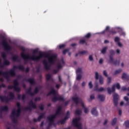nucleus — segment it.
<instances>
[{"label": "nucleus", "instance_id": "1", "mask_svg": "<svg viewBox=\"0 0 129 129\" xmlns=\"http://www.w3.org/2000/svg\"><path fill=\"white\" fill-rule=\"evenodd\" d=\"M43 57L44 58H47L48 60L49 63H48V61L46 59H44L42 61L44 69L47 71L50 70L51 65L55 64L56 69L52 70V74H57V73L59 72V70L62 69V67L65 65L64 59H61V60H57V54H53L51 56L49 55V54H44Z\"/></svg>", "mask_w": 129, "mask_h": 129}, {"label": "nucleus", "instance_id": "2", "mask_svg": "<svg viewBox=\"0 0 129 129\" xmlns=\"http://www.w3.org/2000/svg\"><path fill=\"white\" fill-rule=\"evenodd\" d=\"M16 69H19V70H21V71H26L27 73L30 71V68H27L25 70V68H24V66L22 65H19L18 66H14L13 67V68L11 70H10L9 72H3V71H0V76H3L5 78H6L7 81L9 82L10 81V74L11 76H12V77H14L16 76ZM4 79V78H0V81L1 82H3Z\"/></svg>", "mask_w": 129, "mask_h": 129}, {"label": "nucleus", "instance_id": "3", "mask_svg": "<svg viewBox=\"0 0 129 129\" xmlns=\"http://www.w3.org/2000/svg\"><path fill=\"white\" fill-rule=\"evenodd\" d=\"M17 106L18 107V109H13L12 114L10 115V117L12 118V121L14 123L13 125L14 129H19V128H18V120L16 117H19V116H20L21 111V103L19 102L17 103ZM15 116H16V117H15Z\"/></svg>", "mask_w": 129, "mask_h": 129}, {"label": "nucleus", "instance_id": "4", "mask_svg": "<svg viewBox=\"0 0 129 129\" xmlns=\"http://www.w3.org/2000/svg\"><path fill=\"white\" fill-rule=\"evenodd\" d=\"M61 109L62 107L61 106H59L57 108V109L55 114L50 115L47 116V118L48 121V126L47 127V129L50 128V126H51V125L56 126V124L54 123L55 119L56 118V117H57V116H61V115H63L64 114V113H62V112L61 111Z\"/></svg>", "mask_w": 129, "mask_h": 129}, {"label": "nucleus", "instance_id": "5", "mask_svg": "<svg viewBox=\"0 0 129 129\" xmlns=\"http://www.w3.org/2000/svg\"><path fill=\"white\" fill-rule=\"evenodd\" d=\"M48 88H49L50 92L47 94V96H49V95H51V94L52 95V101L53 102H56V101H64L65 100L64 97L59 95V93L55 90L53 86H48Z\"/></svg>", "mask_w": 129, "mask_h": 129}, {"label": "nucleus", "instance_id": "6", "mask_svg": "<svg viewBox=\"0 0 129 129\" xmlns=\"http://www.w3.org/2000/svg\"><path fill=\"white\" fill-rule=\"evenodd\" d=\"M22 58L24 60L25 63H28V60H32V61H40V59L44 58V53H39V56L32 55L31 56L29 54H25L24 53L21 54Z\"/></svg>", "mask_w": 129, "mask_h": 129}, {"label": "nucleus", "instance_id": "7", "mask_svg": "<svg viewBox=\"0 0 129 129\" xmlns=\"http://www.w3.org/2000/svg\"><path fill=\"white\" fill-rule=\"evenodd\" d=\"M72 99L73 101L76 103V105H78V104H81L83 108L84 109L85 113H88L89 112V109L85 107L83 101H82V100H81L79 97H73Z\"/></svg>", "mask_w": 129, "mask_h": 129}, {"label": "nucleus", "instance_id": "8", "mask_svg": "<svg viewBox=\"0 0 129 129\" xmlns=\"http://www.w3.org/2000/svg\"><path fill=\"white\" fill-rule=\"evenodd\" d=\"M9 96H10V98H9V97L7 96H0V99L2 101V102H6V103H8V102H10V101H13L14 99H15V94L13 92H9Z\"/></svg>", "mask_w": 129, "mask_h": 129}, {"label": "nucleus", "instance_id": "9", "mask_svg": "<svg viewBox=\"0 0 129 129\" xmlns=\"http://www.w3.org/2000/svg\"><path fill=\"white\" fill-rule=\"evenodd\" d=\"M14 85H10L8 87V89H14L16 92H20L21 91V88L19 87V82L18 80H15L13 81Z\"/></svg>", "mask_w": 129, "mask_h": 129}, {"label": "nucleus", "instance_id": "10", "mask_svg": "<svg viewBox=\"0 0 129 129\" xmlns=\"http://www.w3.org/2000/svg\"><path fill=\"white\" fill-rule=\"evenodd\" d=\"M2 56L4 59V62L2 63V60L0 58V68H4L5 65H10V61L7 60V54L5 52L2 53Z\"/></svg>", "mask_w": 129, "mask_h": 129}, {"label": "nucleus", "instance_id": "11", "mask_svg": "<svg viewBox=\"0 0 129 129\" xmlns=\"http://www.w3.org/2000/svg\"><path fill=\"white\" fill-rule=\"evenodd\" d=\"M2 45L4 46L5 51L7 52V53H10V51H12V48L11 45L8 44V41H7V40H4L2 41Z\"/></svg>", "mask_w": 129, "mask_h": 129}, {"label": "nucleus", "instance_id": "12", "mask_svg": "<svg viewBox=\"0 0 129 129\" xmlns=\"http://www.w3.org/2000/svg\"><path fill=\"white\" fill-rule=\"evenodd\" d=\"M39 92V88L36 87L34 91V92H32V87H30L28 90L26 91V93L30 96H34Z\"/></svg>", "mask_w": 129, "mask_h": 129}, {"label": "nucleus", "instance_id": "13", "mask_svg": "<svg viewBox=\"0 0 129 129\" xmlns=\"http://www.w3.org/2000/svg\"><path fill=\"white\" fill-rule=\"evenodd\" d=\"M115 87L117 88V89H120V85L117 83L112 86V88H110V87L107 88L108 93L109 94H111V92H114V91H115Z\"/></svg>", "mask_w": 129, "mask_h": 129}, {"label": "nucleus", "instance_id": "14", "mask_svg": "<svg viewBox=\"0 0 129 129\" xmlns=\"http://www.w3.org/2000/svg\"><path fill=\"white\" fill-rule=\"evenodd\" d=\"M29 107H26L25 108V110H29V111H31L32 108H36V107H37V105H36V104L33 102V100H31L29 102Z\"/></svg>", "mask_w": 129, "mask_h": 129}, {"label": "nucleus", "instance_id": "15", "mask_svg": "<svg viewBox=\"0 0 129 129\" xmlns=\"http://www.w3.org/2000/svg\"><path fill=\"white\" fill-rule=\"evenodd\" d=\"M70 117V112L69 111H68L66 114V116H65L64 118L58 121V123H61V124H63V123H65V121L68 119Z\"/></svg>", "mask_w": 129, "mask_h": 129}, {"label": "nucleus", "instance_id": "16", "mask_svg": "<svg viewBox=\"0 0 129 129\" xmlns=\"http://www.w3.org/2000/svg\"><path fill=\"white\" fill-rule=\"evenodd\" d=\"M81 73H82V69H81V68H78L76 70L77 80H80V79H81L82 77Z\"/></svg>", "mask_w": 129, "mask_h": 129}, {"label": "nucleus", "instance_id": "17", "mask_svg": "<svg viewBox=\"0 0 129 129\" xmlns=\"http://www.w3.org/2000/svg\"><path fill=\"white\" fill-rule=\"evenodd\" d=\"M108 63L114 64V65H119V60H114L113 57L110 55L108 60Z\"/></svg>", "mask_w": 129, "mask_h": 129}, {"label": "nucleus", "instance_id": "18", "mask_svg": "<svg viewBox=\"0 0 129 129\" xmlns=\"http://www.w3.org/2000/svg\"><path fill=\"white\" fill-rule=\"evenodd\" d=\"M95 79L96 80L99 79V83L100 84H103V77L101 76H99L98 72L95 73Z\"/></svg>", "mask_w": 129, "mask_h": 129}, {"label": "nucleus", "instance_id": "19", "mask_svg": "<svg viewBox=\"0 0 129 129\" xmlns=\"http://www.w3.org/2000/svg\"><path fill=\"white\" fill-rule=\"evenodd\" d=\"M118 95L117 94L115 93L113 95V101L114 104L115 106H117V104L118 103Z\"/></svg>", "mask_w": 129, "mask_h": 129}, {"label": "nucleus", "instance_id": "20", "mask_svg": "<svg viewBox=\"0 0 129 129\" xmlns=\"http://www.w3.org/2000/svg\"><path fill=\"white\" fill-rule=\"evenodd\" d=\"M8 109L9 107H8V106H1L0 107V118L3 117V115L2 114L3 111H8Z\"/></svg>", "mask_w": 129, "mask_h": 129}, {"label": "nucleus", "instance_id": "21", "mask_svg": "<svg viewBox=\"0 0 129 129\" xmlns=\"http://www.w3.org/2000/svg\"><path fill=\"white\" fill-rule=\"evenodd\" d=\"M52 74H50V73H48L46 75V79L47 80V81H50L51 84L54 83V80L53 79V78L52 77Z\"/></svg>", "mask_w": 129, "mask_h": 129}, {"label": "nucleus", "instance_id": "22", "mask_svg": "<svg viewBox=\"0 0 129 129\" xmlns=\"http://www.w3.org/2000/svg\"><path fill=\"white\" fill-rule=\"evenodd\" d=\"M42 118H45V113H41L37 119L34 118L33 120L35 122L40 121Z\"/></svg>", "mask_w": 129, "mask_h": 129}, {"label": "nucleus", "instance_id": "23", "mask_svg": "<svg viewBox=\"0 0 129 129\" xmlns=\"http://www.w3.org/2000/svg\"><path fill=\"white\" fill-rule=\"evenodd\" d=\"M114 29L115 30H116V31H118L120 36H125V33L122 31V28H120L119 27H115Z\"/></svg>", "mask_w": 129, "mask_h": 129}, {"label": "nucleus", "instance_id": "24", "mask_svg": "<svg viewBox=\"0 0 129 129\" xmlns=\"http://www.w3.org/2000/svg\"><path fill=\"white\" fill-rule=\"evenodd\" d=\"M94 90V91H98V92H101V91H104V88L101 87L100 89H98V85L96 84Z\"/></svg>", "mask_w": 129, "mask_h": 129}, {"label": "nucleus", "instance_id": "25", "mask_svg": "<svg viewBox=\"0 0 129 129\" xmlns=\"http://www.w3.org/2000/svg\"><path fill=\"white\" fill-rule=\"evenodd\" d=\"M26 81L29 82L31 85H35L36 84V81L34 78H29L26 80Z\"/></svg>", "mask_w": 129, "mask_h": 129}, {"label": "nucleus", "instance_id": "26", "mask_svg": "<svg viewBox=\"0 0 129 129\" xmlns=\"http://www.w3.org/2000/svg\"><path fill=\"white\" fill-rule=\"evenodd\" d=\"M12 60L14 62H20V61H21V59L18 55H14L12 56Z\"/></svg>", "mask_w": 129, "mask_h": 129}, {"label": "nucleus", "instance_id": "27", "mask_svg": "<svg viewBox=\"0 0 129 129\" xmlns=\"http://www.w3.org/2000/svg\"><path fill=\"white\" fill-rule=\"evenodd\" d=\"M91 113L93 114V115H95L96 116L98 115V112H97V111L96 110V108H93L92 109Z\"/></svg>", "mask_w": 129, "mask_h": 129}, {"label": "nucleus", "instance_id": "28", "mask_svg": "<svg viewBox=\"0 0 129 129\" xmlns=\"http://www.w3.org/2000/svg\"><path fill=\"white\" fill-rule=\"evenodd\" d=\"M98 99H100L101 101H104L105 99V96L103 95L99 94L98 95Z\"/></svg>", "mask_w": 129, "mask_h": 129}, {"label": "nucleus", "instance_id": "29", "mask_svg": "<svg viewBox=\"0 0 129 129\" xmlns=\"http://www.w3.org/2000/svg\"><path fill=\"white\" fill-rule=\"evenodd\" d=\"M88 53V52H87V51L86 50H83L82 51H80L79 53H77L76 54V57H78V56L79 55V54H81V55H85L86 54H87Z\"/></svg>", "mask_w": 129, "mask_h": 129}, {"label": "nucleus", "instance_id": "30", "mask_svg": "<svg viewBox=\"0 0 129 129\" xmlns=\"http://www.w3.org/2000/svg\"><path fill=\"white\" fill-rule=\"evenodd\" d=\"M18 99L22 98V100H24L26 98V95L23 94L22 96L21 95H18Z\"/></svg>", "mask_w": 129, "mask_h": 129}, {"label": "nucleus", "instance_id": "31", "mask_svg": "<svg viewBox=\"0 0 129 129\" xmlns=\"http://www.w3.org/2000/svg\"><path fill=\"white\" fill-rule=\"evenodd\" d=\"M122 79L128 80L129 76H128V75H127L126 74L123 73L122 76Z\"/></svg>", "mask_w": 129, "mask_h": 129}, {"label": "nucleus", "instance_id": "32", "mask_svg": "<svg viewBox=\"0 0 129 129\" xmlns=\"http://www.w3.org/2000/svg\"><path fill=\"white\" fill-rule=\"evenodd\" d=\"M107 50V47L105 46L102 49V50H101V53H102V54H105L106 53Z\"/></svg>", "mask_w": 129, "mask_h": 129}, {"label": "nucleus", "instance_id": "33", "mask_svg": "<svg viewBox=\"0 0 129 129\" xmlns=\"http://www.w3.org/2000/svg\"><path fill=\"white\" fill-rule=\"evenodd\" d=\"M122 91H128L129 92V87L126 88L125 86H123L121 88Z\"/></svg>", "mask_w": 129, "mask_h": 129}, {"label": "nucleus", "instance_id": "34", "mask_svg": "<svg viewBox=\"0 0 129 129\" xmlns=\"http://www.w3.org/2000/svg\"><path fill=\"white\" fill-rule=\"evenodd\" d=\"M76 114L80 115L81 114V109H77L75 111Z\"/></svg>", "mask_w": 129, "mask_h": 129}, {"label": "nucleus", "instance_id": "35", "mask_svg": "<svg viewBox=\"0 0 129 129\" xmlns=\"http://www.w3.org/2000/svg\"><path fill=\"white\" fill-rule=\"evenodd\" d=\"M124 99L125 100V101H127L126 104H124L125 106H127V105H128L129 104L128 102H127L129 100L128 97L125 96L124 97Z\"/></svg>", "mask_w": 129, "mask_h": 129}, {"label": "nucleus", "instance_id": "36", "mask_svg": "<svg viewBox=\"0 0 129 129\" xmlns=\"http://www.w3.org/2000/svg\"><path fill=\"white\" fill-rule=\"evenodd\" d=\"M122 71V70H121V69H118V70H116L115 71V72H114V75H116V74H119V73H120V72H121Z\"/></svg>", "mask_w": 129, "mask_h": 129}, {"label": "nucleus", "instance_id": "37", "mask_svg": "<svg viewBox=\"0 0 129 129\" xmlns=\"http://www.w3.org/2000/svg\"><path fill=\"white\" fill-rule=\"evenodd\" d=\"M116 121H117V119L114 118L112 121V125H114L116 123Z\"/></svg>", "mask_w": 129, "mask_h": 129}, {"label": "nucleus", "instance_id": "38", "mask_svg": "<svg viewBox=\"0 0 129 129\" xmlns=\"http://www.w3.org/2000/svg\"><path fill=\"white\" fill-rule=\"evenodd\" d=\"M69 50H70V49H64L62 51V54H63V55H65V54H66V53H67V52H69Z\"/></svg>", "mask_w": 129, "mask_h": 129}, {"label": "nucleus", "instance_id": "39", "mask_svg": "<svg viewBox=\"0 0 129 129\" xmlns=\"http://www.w3.org/2000/svg\"><path fill=\"white\" fill-rule=\"evenodd\" d=\"M85 43L86 45H87V43L85 42V40L84 39H82L80 41V44H82L83 45V44Z\"/></svg>", "mask_w": 129, "mask_h": 129}, {"label": "nucleus", "instance_id": "40", "mask_svg": "<svg viewBox=\"0 0 129 129\" xmlns=\"http://www.w3.org/2000/svg\"><path fill=\"white\" fill-rule=\"evenodd\" d=\"M39 108L41 110H44V105L41 104L39 106Z\"/></svg>", "mask_w": 129, "mask_h": 129}, {"label": "nucleus", "instance_id": "41", "mask_svg": "<svg viewBox=\"0 0 129 129\" xmlns=\"http://www.w3.org/2000/svg\"><path fill=\"white\" fill-rule=\"evenodd\" d=\"M109 30V26H107L106 27L105 30H104V31H103L101 34H104L105 32H106V31H108Z\"/></svg>", "mask_w": 129, "mask_h": 129}, {"label": "nucleus", "instance_id": "42", "mask_svg": "<svg viewBox=\"0 0 129 129\" xmlns=\"http://www.w3.org/2000/svg\"><path fill=\"white\" fill-rule=\"evenodd\" d=\"M124 123H125V125L126 126V127H129V121L128 120L125 121Z\"/></svg>", "mask_w": 129, "mask_h": 129}, {"label": "nucleus", "instance_id": "43", "mask_svg": "<svg viewBox=\"0 0 129 129\" xmlns=\"http://www.w3.org/2000/svg\"><path fill=\"white\" fill-rule=\"evenodd\" d=\"M89 60L91 61H93V56H92V55H90L89 56Z\"/></svg>", "mask_w": 129, "mask_h": 129}, {"label": "nucleus", "instance_id": "44", "mask_svg": "<svg viewBox=\"0 0 129 129\" xmlns=\"http://www.w3.org/2000/svg\"><path fill=\"white\" fill-rule=\"evenodd\" d=\"M109 52L111 55H114V54H115V52H114L113 50H110Z\"/></svg>", "mask_w": 129, "mask_h": 129}, {"label": "nucleus", "instance_id": "45", "mask_svg": "<svg viewBox=\"0 0 129 129\" xmlns=\"http://www.w3.org/2000/svg\"><path fill=\"white\" fill-rule=\"evenodd\" d=\"M89 88H90V89H91V88H92V87H93V85H92V82H90L89 83Z\"/></svg>", "mask_w": 129, "mask_h": 129}, {"label": "nucleus", "instance_id": "46", "mask_svg": "<svg viewBox=\"0 0 129 129\" xmlns=\"http://www.w3.org/2000/svg\"><path fill=\"white\" fill-rule=\"evenodd\" d=\"M115 42H119V37H116L114 39Z\"/></svg>", "mask_w": 129, "mask_h": 129}, {"label": "nucleus", "instance_id": "47", "mask_svg": "<svg viewBox=\"0 0 129 129\" xmlns=\"http://www.w3.org/2000/svg\"><path fill=\"white\" fill-rule=\"evenodd\" d=\"M103 75L105 76L106 77H107L108 76V75H107V73L106 72V71H103Z\"/></svg>", "mask_w": 129, "mask_h": 129}, {"label": "nucleus", "instance_id": "48", "mask_svg": "<svg viewBox=\"0 0 129 129\" xmlns=\"http://www.w3.org/2000/svg\"><path fill=\"white\" fill-rule=\"evenodd\" d=\"M40 100H41V98H40V97H36L35 99V102H37V101H40Z\"/></svg>", "mask_w": 129, "mask_h": 129}, {"label": "nucleus", "instance_id": "49", "mask_svg": "<svg viewBox=\"0 0 129 129\" xmlns=\"http://www.w3.org/2000/svg\"><path fill=\"white\" fill-rule=\"evenodd\" d=\"M94 98H95V97H94V94L91 95L90 99L92 100V99H94Z\"/></svg>", "mask_w": 129, "mask_h": 129}, {"label": "nucleus", "instance_id": "50", "mask_svg": "<svg viewBox=\"0 0 129 129\" xmlns=\"http://www.w3.org/2000/svg\"><path fill=\"white\" fill-rule=\"evenodd\" d=\"M90 36H91V34L90 33H88L85 37V38H90Z\"/></svg>", "mask_w": 129, "mask_h": 129}, {"label": "nucleus", "instance_id": "51", "mask_svg": "<svg viewBox=\"0 0 129 129\" xmlns=\"http://www.w3.org/2000/svg\"><path fill=\"white\" fill-rule=\"evenodd\" d=\"M2 87H4V88H5V87H6V86L4 84H2L1 85H0V89L1 88H2Z\"/></svg>", "mask_w": 129, "mask_h": 129}, {"label": "nucleus", "instance_id": "52", "mask_svg": "<svg viewBox=\"0 0 129 129\" xmlns=\"http://www.w3.org/2000/svg\"><path fill=\"white\" fill-rule=\"evenodd\" d=\"M65 47V44H61L59 46V49H62V48H64Z\"/></svg>", "mask_w": 129, "mask_h": 129}, {"label": "nucleus", "instance_id": "53", "mask_svg": "<svg viewBox=\"0 0 129 129\" xmlns=\"http://www.w3.org/2000/svg\"><path fill=\"white\" fill-rule=\"evenodd\" d=\"M40 67H37V68H36V72H37V73H40Z\"/></svg>", "mask_w": 129, "mask_h": 129}, {"label": "nucleus", "instance_id": "54", "mask_svg": "<svg viewBox=\"0 0 129 129\" xmlns=\"http://www.w3.org/2000/svg\"><path fill=\"white\" fill-rule=\"evenodd\" d=\"M58 80L59 82H60L61 83H62V79L61 78L60 76H58Z\"/></svg>", "mask_w": 129, "mask_h": 129}, {"label": "nucleus", "instance_id": "55", "mask_svg": "<svg viewBox=\"0 0 129 129\" xmlns=\"http://www.w3.org/2000/svg\"><path fill=\"white\" fill-rule=\"evenodd\" d=\"M99 62L100 64H102V63L103 62V59L101 58V59L99 60Z\"/></svg>", "mask_w": 129, "mask_h": 129}, {"label": "nucleus", "instance_id": "56", "mask_svg": "<svg viewBox=\"0 0 129 129\" xmlns=\"http://www.w3.org/2000/svg\"><path fill=\"white\" fill-rule=\"evenodd\" d=\"M117 44L119 47H122V44H121V43L118 42Z\"/></svg>", "mask_w": 129, "mask_h": 129}, {"label": "nucleus", "instance_id": "57", "mask_svg": "<svg viewBox=\"0 0 129 129\" xmlns=\"http://www.w3.org/2000/svg\"><path fill=\"white\" fill-rule=\"evenodd\" d=\"M60 84H56L55 86V87L56 88L59 89L60 88Z\"/></svg>", "mask_w": 129, "mask_h": 129}, {"label": "nucleus", "instance_id": "58", "mask_svg": "<svg viewBox=\"0 0 129 129\" xmlns=\"http://www.w3.org/2000/svg\"><path fill=\"white\" fill-rule=\"evenodd\" d=\"M121 113H122L121 110L119 109L118 111L119 115H121Z\"/></svg>", "mask_w": 129, "mask_h": 129}, {"label": "nucleus", "instance_id": "59", "mask_svg": "<svg viewBox=\"0 0 129 129\" xmlns=\"http://www.w3.org/2000/svg\"><path fill=\"white\" fill-rule=\"evenodd\" d=\"M108 83H110V82L111 81V78L110 77L108 78Z\"/></svg>", "mask_w": 129, "mask_h": 129}, {"label": "nucleus", "instance_id": "60", "mask_svg": "<svg viewBox=\"0 0 129 129\" xmlns=\"http://www.w3.org/2000/svg\"><path fill=\"white\" fill-rule=\"evenodd\" d=\"M38 52V50H34L33 52V54H36V53Z\"/></svg>", "mask_w": 129, "mask_h": 129}, {"label": "nucleus", "instance_id": "61", "mask_svg": "<svg viewBox=\"0 0 129 129\" xmlns=\"http://www.w3.org/2000/svg\"><path fill=\"white\" fill-rule=\"evenodd\" d=\"M123 104H124V103L123 102V101H122L120 103V105L121 106H122V105H123Z\"/></svg>", "mask_w": 129, "mask_h": 129}, {"label": "nucleus", "instance_id": "62", "mask_svg": "<svg viewBox=\"0 0 129 129\" xmlns=\"http://www.w3.org/2000/svg\"><path fill=\"white\" fill-rule=\"evenodd\" d=\"M116 53L117 54H119V53H120V50L119 49H117Z\"/></svg>", "mask_w": 129, "mask_h": 129}, {"label": "nucleus", "instance_id": "63", "mask_svg": "<svg viewBox=\"0 0 129 129\" xmlns=\"http://www.w3.org/2000/svg\"><path fill=\"white\" fill-rule=\"evenodd\" d=\"M86 84L85 82H83L82 84V86L84 87V86Z\"/></svg>", "mask_w": 129, "mask_h": 129}, {"label": "nucleus", "instance_id": "64", "mask_svg": "<svg viewBox=\"0 0 129 129\" xmlns=\"http://www.w3.org/2000/svg\"><path fill=\"white\" fill-rule=\"evenodd\" d=\"M106 123H107V120H105L104 122V125H105V124H106Z\"/></svg>", "mask_w": 129, "mask_h": 129}]
</instances>
